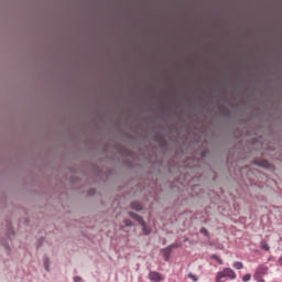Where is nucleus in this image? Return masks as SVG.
Here are the masks:
<instances>
[{
    "mask_svg": "<svg viewBox=\"0 0 282 282\" xmlns=\"http://www.w3.org/2000/svg\"><path fill=\"white\" fill-rule=\"evenodd\" d=\"M224 279H228L229 281H235L237 279V274L230 268H225L223 271L216 273V282H226Z\"/></svg>",
    "mask_w": 282,
    "mask_h": 282,
    "instance_id": "f257e3e1",
    "label": "nucleus"
},
{
    "mask_svg": "<svg viewBox=\"0 0 282 282\" xmlns=\"http://www.w3.org/2000/svg\"><path fill=\"white\" fill-rule=\"evenodd\" d=\"M268 265L261 264L257 268L256 273H254V279L258 282H264L262 279L265 274H268Z\"/></svg>",
    "mask_w": 282,
    "mask_h": 282,
    "instance_id": "f03ea898",
    "label": "nucleus"
},
{
    "mask_svg": "<svg viewBox=\"0 0 282 282\" xmlns=\"http://www.w3.org/2000/svg\"><path fill=\"white\" fill-rule=\"evenodd\" d=\"M130 217L135 219L142 226V230H143L144 235L151 234V229L149 227H147V225H145L144 220L141 218V216H138V214L130 212Z\"/></svg>",
    "mask_w": 282,
    "mask_h": 282,
    "instance_id": "7ed1b4c3",
    "label": "nucleus"
},
{
    "mask_svg": "<svg viewBox=\"0 0 282 282\" xmlns=\"http://www.w3.org/2000/svg\"><path fill=\"white\" fill-rule=\"evenodd\" d=\"M149 279L150 281H153V282H160V281H163V276L161 273H158L155 271H151L149 273Z\"/></svg>",
    "mask_w": 282,
    "mask_h": 282,
    "instance_id": "20e7f679",
    "label": "nucleus"
},
{
    "mask_svg": "<svg viewBox=\"0 0 282 282\" xmlns=\"http://www.w3.org/2000/svg\"><path fill=\"white\" fill-rule=\"evenodd\" d=\"M162 253H163L164 260L166 262H169L170 258H171V253H172V247H167L165 249H162Z\"/></svg>",
    "mask_w": 282,
    "mask_h": 282,
    "instance_id": "39448f33",
    "label": "nucleus"
},
{
    "mask_svg": "<svg viewBox=\"0 0 282 282\" xmlns=\"http://www.w3.org/2000/svg\"><path fill=\"white\" fill-rule=\"evenodd\" d=\"M261 249L264 250V251H270V246L268 245V241L265 240H261Z\"/></svg>",
    "mask_w": 282,
    "mask_h": 282,
    "instance_id": "423d86ee",
    "label": "nucleus"
},
{
    "mask_svg": "<svg viewBox=\"0 0 282 282\" xmlns=\"http://www.w3.org/2000/svg\"><path fill=\"white\" fill-rule=\"evenodd\" d=\"M131 207H132L134 210H137V212H139V210L142 209L141 204L138 203V202L132 203V204H131Z\"/></svg>",
    "mask_w": 282,
    "mask_h": 282,
    "instance_id": "0eeeda50",
    "label": "nucleus"
},
{
    "mask_svg": "<svg viewBox=\"0 0 282 282\" xmlns=\"http://www.w3.org/2000/svg\"><path fill=\"white\" fill-rule=\"evenodd\" d=\"M234 268L236 270H242L243 269V263L240 262V261H236V262H234Z\"/></svg>",
    "mask_w": 282,
    "mask_h": 282,
    "instance_id": "6e6552de",
    "label": "nucleus"
},
{
    "mask_svg": "<svg viewBox=\"0 0 282 282\" xmlns=\"http://www.w3.org/2000/svg\"><path fill=\"white\" fill-rule=\"evenodd\" d=\"M212 259L216 260L220 265L224 264V261L217 254H212Z\"/></svg>",
    "mask_w": 282,
    "mask_h": 282,
    "instance_id": "1a4fd4ad",
    "label": "nucleus"
},
{
    "mask_svg": "<svg viewBox=\"0 0 282 282\" xmlns=\"http://www.w3.org/2000/svg\"><path fill=\"white\" fill-rule=\"evenodd\" d=\"M187 276H188V279H191V281H194V282H197V281H198V276H196V275L193 274V273H188Z\"/></svg>",
    "mask_w": 282,
    "mask_h": 282,
    "instance_id": "9d476101",
    "label": "nucleus"
},
{
    "mask_svg": "<svg viewBox=\"0 0 282 282\" xmlns=\"http://www.w3.org/2000/svg\"><path fill=\"white\" fill-rule=\"evenodd\" d=\"M44 269L46 270V272H50V261H48V259H45V261H44Z\"/></svg>",
    "mask_w": 282,
    "mask_h": 282,
    "instance_id": "9b49d317",
    "label": "nucleus"
},
{
    "mask_svg": "<svg viewBox=\"0 0 282 282\" xmlns=\"http://www.w3.org/2000/svg\"><path fill=\"white\" fill-rule=\"evenodd\" d=\"M250 279H251V274L247 273L243 275L242 281L248 282V281H250Z\"/></svg>",
    "mask_w": 282,
    "mask_h": 282,
    "instance_id": "f8f14e48",
    "label": "nucleus"
},
{
    "mask_svg": "<svg viewBox=\"0 0 282 282\" xmlns=\"http://www.w3.org/2000/svg\"><path fill=\"white\" fill-rule=\"evenodd\" d=\"M260 165L268 167L270 166V163L268 161H261Z\"/></svg>",
    "mask_w": 282,
    "mask_h": 282,
    "instance_id": "ddd939ff",
    "label": "nucleus"
},
{
    "mask_svg": "<svg viewBox=\"0 0 282 282\" xmlns=\"http://www.w3.org/2000/svg\"><path fill=\"white\" fill-rule=\"evenodd\" d=\"M200 234H203L205 236H208V230L206 228H202Z\"/></svg>",
    "mask_w": 282,
    "mask_h": 282,
    "instance_id": "4468645a",
    "label": "nucleus"
},
{
    "mask_svg": "<svg viewBox=\"0 0 282 282\" xmlns=\"http://www.w3.org/2000/svg\"><path fill=\"white\" fill-rule=\"evenodd\" d=\"M124 224H126L127 227H131L132 226L131 220H124Z\"/></svg>",
    "mask_w": 282,
    "mask_h": 282,
    "instance_id": "2eb2a0df",
    "label": "nucleus"
},
{
    "mask_svg": "<svg viewBox=\"0 0 282 282\" xmlns=\"http://www.w3.org/2000/svg\"><path fill=\"white\" fill-rule=\"evenodd\" d=\"M80 281H82L80 276H78V275L74 276V282H80Z\"/></svg>",
    "mask_w": 282,
    "mask_h": 282,
    "instance_id": "dca6fc26",
    "label": "nucleus"
},
{
    "mask_svg": "<svg viewBox=\"0 0 282 282\" xmlns=\"http://www.w3.org/2000/svg\"><path fill=\"white\" fill-rule=\"evenodd\" d=\"M279 264H280V267H282V254H281V257L279 258Z\"/></svg>",
    "mask_w": 282,
    "mask_h": 282,
    "instance_id": "f3484780",
    "label": "nucleus"
},
{
    "mask_svg": "<svg viewBox=\"0 0 282 282\" xmlns=\"http://www.w3.org/2000/svg\"><path fill=\"white\" fill-rule=\"evenodd\" d=\"M280 240L282 241V237H280Z\"/></svg>",
    "mask_w": 282,
    "mask_h": 282,
    "instance_id": "a211bd4d",
    "label": "nucleus"
}]
</instances>
